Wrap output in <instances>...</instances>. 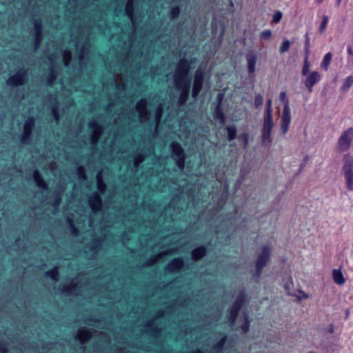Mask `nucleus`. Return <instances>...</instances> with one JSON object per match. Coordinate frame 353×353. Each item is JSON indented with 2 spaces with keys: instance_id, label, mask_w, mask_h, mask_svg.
<instances>
[{
  "instance_id": "nucleus-39",
  "label": "nucleus",
  "mask_w": 353,
  "mask_h": 353,
  "mask_svg": "<svg viewBox=\"0 0 353 353\" xmlns=\"http://www.w3.org/2000/svg\"><path fill=\"white\" fill-rule=\"evenodd\" d=\"M238 139L243 143L245 148H246L249 143V134L247 132H243L238 136Z\"/></svg>"
},
{
  "instance_id": "nucleus-56",
  "label": "nucleus",
  "mask_w": 353,
  "mask_h": 353,
  "mask_svg": "<svg viewBox=\"0 0 353 353\" xmlns=\"http://www.w3.org/2000/svg\"><path fill=\"white\" fill-rule=\"evenodd\" d=\"M341 1L342 0H336V6H339L341 5Z\"/></svg>"
},
{
  "instance_id": "nucleus-64",
  "label": "nucleus",
  "mask_w": 353,
  "mask_h": 353,
  "mask_svg": "<svg viewBox=\"0 0 353 353\" xmlns=\"http://www.w3.org/2000/svg\"><path fill=\"white\" fill-rule=\"evenodd\" d=\"M151 265L150 263H147V265Z\"/></svg>"
},
{
  "instance_id": "nucleus-22",
  "label": "nucleus",
  "mask_w": 353,
  "mask_h": 353,
  "mask_svg": "<svg viewBox=\"0 0 353 353\" xmlns=\"http://www.w3.org/2000/svg\"><path fill=\"white\" fill-rule=\"evenodd\" d=\"M214 118L216 120H219L221 123H223L225 122V116L224 114L223 110L220 103V101L218 103L215 108Z\"/></svg>"
},
{
  "instance_id": "nucleus-40",
  "label": "nucleus",
  "mask_w": 353,
  "mask_h": 353,
  "mask_svg": "<svg viewBox=\"0 0 353 353\" xmlns=\"http://www.w3.org/2000/svg\"><path fill=\"white\" fill-rule=\"evenodd\" d=\"M77 174L79 179L86 180L87 175L83 166L80 165L77 168Z\"/></svg>"
},
{
  "instance_id": "nucleus-61",
  "label": "nucleus",
  "mask_w": 353,
  "mask_h": 353,
  "mask_svg": "<svg viewBox=\"0 0 353 353\" xmlns=\"http://www.w3.org/2000/svg\"><path fill=\"white\" fill-rule=\"evenodd\" d=\"M48 59H49L50 60H51V61L53 59L52 56H50V57H48Z\"/></svg>"
},
{
  "instance_id": "nucleus-25",
  "label": "nucleus",
  "mask_w": 353,
  "mask_h": 353,
  "mask_svg": "<svg viewBox=\"0 0 353 353\" xmlns=\"http://www.w3.org/2000/svg\"><path fill=\"white\" fill-rule=\"evenodd\" d=\"M45 274L48 278H50L52 281H58L59 275L58 268L54 267L53 268L46 271Z\"/></svg>"
},
{
  "instance_id": "nucleus-44",
  "label": "nucleus",
  "mask_w": 353,
  "mask_h": 353,
  "mask_svg": "<svg viewBox=\"0 0 353 353\" xmlns=\"http://www.w3.org/2000/svg\"><path fill=\"white\" fill-rule=\"evenodd\" d=\"M283 17V14L281 11H276L272 17V23H278L281 21Z\"/></svg>"
},
{
  "instance_id": "nucleus-48",
  "label": "nucleus",
  "mask_w": 353,
  "mask_h": 353,
  "mask_svg": "<svg viewBox=\"0 0 353 353\" xmlns=\"http://www.w3.org/2000/svg\"><path fill=\"white\" fill-rule=\"evenodd\" d=\"M56 73L54 70H51L50 73L48 74L47 77V81L48 84H50L54 81L56 79Z\"/></svg>"
},
{
  "instance_id": "nucleus-17",
  "label": "nucleus",
  "mask_w": 353,
  "mask_h": 353,
  "mask_svg": "<svg viewBox=\"0 0 353 353\" xmlns=\"http://www.w3.org/2000/svg\"><path fill=\"white\" fill-rule=\"evenodd\" d=\"M184 266V261L181 257L173 259L165 267V270L168 272H174L181 270Z\"/></svg>"
},
{
  "instance_id": "nucleus-42",
  "label": "nucleus",
  "mask_w": 353,
  "mask_h": 353,
  "mask_svg": "<svg viewBox=\"0 0 353 353\" xmlns=\"http://www.w3.org/2000/svg\"><path fill=\"white\" fill-rule=\"evenodd\" d=\"M250 321L248 316H245L244 322L241 325V329L243 332L246 333L250 329Z\"/></svg>"
},
{
  "instance_id": "nucleus-10",
  "label": "nucleus",
  "mask_w": 353,
  "mask_h": 353,
  "mask_svg": "<svg viewBox=\"0 0 353 353\" xmlns=\"http://www.w3.org/2000/svg\"><path fill=\"white\" fill-rule=\"evenodd\" d=\"M175 84L177 90L180 91L178 102L180 105H183L186 103L189 98L191 82L179 83Z\"/></svg>"
},
{
  "instance_id": "nucleus-23",
  "label": "nucleus",
  "mask_w": 353,
  "mask_h": 353,
  "mask_svg": "<svg viewBox=\"0 0 353 353\" xmlns=\"http://www.w3.org/2000/svg\"><path fill=\"white\" fill-rule=\"evenodd\" d=\"M332 277L334 281L338 285H343L345 283V279L340 270H334L332 271Z\"/></svg>"
},
{
  "instance_id": "nucleus-30",
  "label": "nucleus",
  "mask_w": 353,
  "mask_h": 353,
  "mask_svg": "<svg viewBox=\"0 0 353 353\" xmlns=\"http://www.w3.org/2000/svg\"><path fill=\"white\" fill-rule=\"evenodd\" d=\"M352 84H353V77L351 75L348 76L344 79L343 84L341 87V90L343 91H347L350 88V87L352 85Z\"/></svg>"
},
{
  "instance_id": "nucleus-21",
  "label": "nucleus",
  "mask_w": 353,
  "mask_h": 353,
  "mask_svg": "<svg viewBox=\"0 0 353 353\" xmlns=\"http://www.w3.org/2000/svg\"><path fill=\"white\" fill-rule=\"evenodd\" d=\"M89 127L94 130V133L92 136V143H96L100 133L101 132L102 128L94 121H92L89 123Z\"/></svg>"
},
{
  "instance_id": "nucleus-14",
  "label": "nucleus",
  "mask_w": 353,
  "mask_h": 353,
  "mask_svg": "<svg viewBox=\"0 0 353 353\" xmlns=\"http://www.w3.org/2000/svg\"><path fill=\"white\" fill-rule=\"evenodd\" d=\"M34 28V47L37 48L41 43L43 37V24L40 19H37L33 22Z\"/></svg>"
},
{
  "instance_id": "nucleus-45",
  "label": "nucleus",
  "mask_w": 353,
  "mask_h": 353,
  "mask_svg": "<svg viewBox=\"0 0 353 353\" xmlns=\"http://www.w3.org/2000/svg\"><path fill=\"white\" fill-rule=\"evenodd\" d=\"M254 267H255V271H254V276L257 279H259L262 274L264 268L262 266L257 265H254Z\"/></svg>"
},
{
  "instance_id": "nucleus-57",
  "label": "nucleus",
  "mask_w": 353,
  "mask_h": 353,
  "mask_svg": "<svg viewBox=\"0 0 353 353\" xmlns=\"http://www.w3.org/2000/svg\"><path fill=\"white\" fill-rule=\"evenodd\" d=\"M162 314H163V312L162 311H159L158 313H157L158 316H162Z\"/></svg>"
},
{
  "instance_id": "nucleus-38",
  "label": "nucleus",
  "mask_w": 353,
  "mask_h": 353,
  "mask_svg": "<svg viewBox=\"0 0 353 353\" xmlns=\"http://www.w3.org/2000/svg\"><path fill=\"white\" fill-rule=\"evenodd\" d=\"M272 37V31L270 29L265 30L259 34V38L261 40L268 41Z\"/></svg>"
},
{
  "instance_id": "nucleus-24",
  "label": "nucleus",
  "mask_w": 353,
  "mask_h": 353,
  "mask_svg": "<svg viewBox=\"0 0 353 353\" xmlns=\"http://www.w3.org/2000/svg\"><path fill=\"white\" fill-rule=\"evenodd\" d=\"M227 341V336L224 335L222 336L217 342H216L213 347L212 350L214 352H220L222 351L225 343Z\"/></svg>"
},
{
  "instance_id": "nucleus-49",
  "label": "nucleus",
  "mask_w": 353,
  "mask_h": 353,
  "mask_svg": "<svg viewBox=\"0 0 353 353\" xmlns=\"http://www.w3.org/2000/svg\"><path fill=\"white\" fill-rule=\"evenodd\" d=\"M53 198H54V206H57L60 202H61V193L60 192H57L56 194H54L53 196Z\"/></svg>"
},
{
  "instance_id": "nucleus-2",
  "label": "nucleus",
  "mask_w": 353,
  "mask_h": 353,
  "mask_svg": "<svg viewBox=\"0 0 353 353\" xmlns=\"http://www.w3.org/2000/svg\"><path fill=\"white\" fill-rule=\"evenodd\" d=\"M246 302V294L241 291L235 298L231 306L228 310V321L233 324L237 319L239 312Z\"/></svg>"
},
{
  "instance_id": "nucleus-18",
  "label": "nucleus",
  "mask_w": 353,
  "mask_h": 353,
  "mask_svg": "<svg viewBox=\"0 0 353 353\" xmlns=\"http://www.w3.org/2000/svg\"><path fill=\"white\" fill-rule=\"evenodd\" d=\"M33 179L36 183V185L43 190H46L48 188V183L44 180L41 173L37 169H34L32 173Z\"/></svg>"
},
{
  "instance_id": "nucleus-20",
  "label": "nucleus",
  "mask_w": 353,
  "mask_h": 353,
  "mask_svg": "<svg viewBox=\"0 0 353 353\" xmlns=\"http://www.w3.org/2000/svg\"><path fill=\"white\" fill-rule=\"evenodd\" d=\"M92 332L90 330L83 328L78 331L77 338L80 342L85 343L88 341L92 338Z\"/></svg>"
},
{
  "instance_id": "nucleus-33",
  "label": "nucleus",
  "mask_w": 353,
  "mask_h": 353,
  "mask_svg": "<svg viewBox=\"0 0 353 353\" xmlns=\"http://www.w3.org/2000/svg\"><path fill=\"white\" fill-rule=\"evenodd\" d=\"M310 68V64L308 61V55H306L305 57V59H304L303 65V68L301 70L302 76H306L307 74H308L310 73L309 72Z\"/></svg>"
},
{
  "instance_id": "nucleus-27",
  "label": "nucleus",
  "mask_w": 353,
  "mask_h": 353,
  "mask_svg": "<svg viewBox=\"0 0 353 353\" xmlns=\"http://www.w3.org/2000/svg\"><path fill=\"white\" fill-rule=\"evenodd\" d=\"M228 134V141H232L235 139L236 136V128L234 125H228L225 128Z\"/></svg>"
},
{
  "instance_id": "nucleus-47",
  "label": "nucleus",
  "mask_w": 353,
  "mask_h": 353,
  "mask_svg": "<svg viewBox=\"0 0 353 353\" xmlns=\"http://www.w3.org/2000/svg\"><path fill=\"white\" fill-rule=\"evenodd\" d=\"M125 11L128 16L130 17L133 13V6L131 2H128L125 6Z\"/></svg>"
},
{
  "instance_id": "nucleus-62",
  "label": "nucleus",
  "mask_w": 353,
  "mask_h": 353,
  "mask_svg": "<svg viewBox=\"0 0 353 353\" xmlns=\"http://www.w3.org/2000/svg\"><path fill=\"white\" fill-rule=\"evenodd\" d=\"M152 332H157V330H153Z\"/></svg>"
},
{
  "instance_id": "nucleus-26",
  "label": "nucleus",
  "mask_w": 353,
  "mask_h": 353,
  "mask_svg": "<svg viewBox=\"0 0 353 353\" xmlns=\"http://www.w3.org/2000/svg\"><path fill=\"white\" fill-rule=\"evenodd\" d=\"M332 54L331 52H327V54H325L321 63V68L322 70H324L325 71L327 70L332 60Z\"/></svg>"
},
{
  "instance_id": "nucleus-8",
  "label": "nucleus",
  "mask_w": 353,
  "mask_h": 353,
  "mask_svg": "<svg viewBox=\"0 0 353 353\" xmlns=\"http://www.w3.org/2000/svg\"><path fill=\"white\" fill-rule=\"evenodd\" d=\"M27 70L25 68H19L14 74L8 79L6 83L10 87L23 85L27 81Z\"/></svg>"
},
{
  "instance_id": "nucleus-31",
  "label": "nucleus",
  "mask_w": 353,
  "mask_h": 353,
  "mask_svg": "<svg viewBox=\"0 0 353 353\" xmlns=\"http://www.w3.org/2000/svg\"><path fill=\"white\" fill-rule=\"evenodd\" d=\"M279 99L281 102L283 103V108H285L286 107L288 109H290V101L287 97L286 92L284 91H282L279 96Z\"/></svg>"
},
{
  "instance_id": "nucleus-13",
  "label": "nucleus",
  "mask_w": 353,
  "mask_h": 353,
  "mask_svg": "<svg viewBox=\"0 0 353 353\" xmlns=\"http://www.w3.org/2000/svg\"><path fill=\"white\" fill-rule=\"evenodd\" d=\"M291 123V112L290 109L287 107L283 109L281 123V134L282 135L286 134L289 130V126Z\"/></svg>"
},
{
  "instance_id": "nucleus-58",
  "label": "nucleus",
  "mask_w": 353,
  "mask_h": 353,
  "mask_svg": "<svg viewBox=\"0 0 353 353\" xmlns=\"http://www.w3.org/2000/svg\"><path fill=\"white\" fill-rule=\"evenodd\" d=\"M315 1L319 4H321L323 1V0H315Z\"/></svg>"
},
{
  "instance_id": "nucleus-16",
  "label": "nucleus",
  "mask_w": 353,
  "mask_h": 353,
  "mask_svg": "<svg viewBox=\"0 0 353 353\" xmlns=\"http://www.w3.org/2000/svg\"><path fill=\"white\" fill-rule=\"evenodd\" d=\"M208 252L206 245H201L196 247L191 251V258L193 261H198L203 258Z\"/></svg>"
},
{
  "instance_id": "nucleus-51",
  "label": "nucleus",
  "mask_w": 353,
  "mask_h": 353,
  "mask_svg": "<svg viewBox=\"0 0 353 353\" xmlns=\"http://www.w3.org/2000/svg\"><path fill=\"white\" fill-rule=\"evenodd\" d=\"M0 352L1 353H8L9 349L6 344V343L3 341H0Z\"/></svg>"
},
{
  "instance_id": "nucleus-28",
  "label": "nucleus",
  "mask_w": 353,
  "mask_h": 353,
  "mask_svg": "<svg viewBox=\"0 0 353 353\" xmlns=\"http://www.w3.org/2000/svg\"><path fill=\"white\" fill-rule=\"evenodd\" d=\"M181 12V8L179 6H174L171 7V8L169 10V16L170 19L174 20L176 19Z\"/></svg>"
},
{
  "instance_id": "nucleus-52",
  "label": "nucleus",
  "mask_w": 353,
  "mask_h": 353,
  "mask_svg": "<svg viewBox=\"0 0 353 353\" xmlns=\"http://www.w3.org/2000/svg\"><path fill=\"white\" fill-rule=\"evenodd\" d=\"M135 159H136L137 161L141 162V161H143V156H142V155L139 154V155H137V156H136V157H135Z\"/></svg>"
},
{
  "instance_id": "nucleus-63",
  "label": "nucleus",
  "mask_w": 353,
  "mask_h": 353,
  "mask_svg": "<svg viewBox=\"0 0 353 353\" xmlns=\"http://www.w3.org/2000/svg\"><path fill=\"white\" fill-rule=\"evenodd\" d=\"M134 252V250L130 249V252Z\"/></svg>"
},
{
  "instance_id": "nucleus-7",
  "label": "nucleus",
  "mask_w": 353,
  "mask_h": 353,
  "mask_svg": "<svg viewBox=\"0 0 353 353\" xmlns=\"http://www.w3.org/2000/svg\"><path fill=\"white\" fill-rule=\"evenodd\" d=\"M353 139V128H349L345 130L338 140L337 150L340 152L347 151Z\"/></svg>"
},
{
  "instance_id": "nucleus-53",
  "label": "nucleus",
  "mask_w": 353,
  "mask_h": 353,
  "mask_svg": "<svg viewBox=\"0 0 353 353\" xmlns=\"http://www.w3.org/2000/svg\"><path fill=\"white\" fill-rule=\"evenodd\" d=\"M300 293L301 294V296L304 299H307L308 298V295L307 294H306L305 292H304L303 291H301Z\"/></svg>"
},
{
  "instance_id": "nucleus-3",
  "label": "nucleus",
  "mask_w": 353,
  "mask_h": 353,
  "mask_svg": "<svg viewBox=\"0 0 353 353\" xmlns=\"http://www.w3.org/2000/svg\"><path fill=\"white\" fill-rule=\"evenodd\" d=\"M192 61L185 58L180 59L176 68L175 83L191 82L188 78Z\"/></svg>"
},
{
  "instance_id": "nucleus-9",
  "label": "nucleus",
  "mask_w": 353,
  "mask_h": 353,
  "mask_svg": "<svg viewBox=\"0 0 353 353\" xmlns=\"http://www.w3.org/2000/svg\"><path fill=\"white\" fill-rule=\"evenodd\" d=\"M271 254L272 250L270 246H262L255 260L254 265H257L265 268L270 261Z\"/></svg>"
},
{
  "instance_id": "nucleus-41",
  "label": "nucleus",
  "mask_w": 353,
  "mask_h": 353,
  "mask_svg": "<svg viewBox=\"0 0 353 353\" xmlns=\"http://www.w3.org/2000/svg\"><path fill=\"white\" fill-rule=\"evenodd\" d=\"M290 42L288 39L284 40L280 46L279 52L281 53H284V52L288 51L290 49Z\"/></svg>"
},
{
  "instance_id": "nucleus-34",
  "label": "nucleus",
  "mask_w": 353,
  "mask_h": 353,
  "mask_svg": "<svg viewBox=\"0 0 353 353\" xmlns=\"http://www.w3.org/2000/svg\"><path fill=\"white\" fill-rule=\"evenodd\" d=\"M329 21V17L327 15H323L322 18L321 23L320 24L319 32L322 34L326 29L327 23Z\"/></svg>"
},
{
  "instance_id": "nucleus-60",
  "label": "nucleus",
  "mask_w": 353,
  "mask_h": 353,
  "mask_svg": "<svg viewBox=\"0 0 353 353\" xmlns=\"http://www.w3.org/2000/svg\"><path fill=\"white\" fill-rule=\"evenodd\" d=\"M145 325H146V326H148V327H150L151 324H150V323H147L145 324Z\"/></svg>"
},
{
  "instance_id": "nucleus-29",
  "label": "nucleus",
  "mask_w": 353,
  "mask_h": 353,
  "mask_svg": "<svg viewBox=\"0 0 353 353\" xmlns=\"http://www.w3.org/2000/svg\"><path fill=\"white\" fill-rule=\"evenodd\" d=\"M77 288V283L72 281L69 285L62 288L61 292L66 294H70Z\"/></svg>"
},
{
  "instance_id": "nucleus-37",
  "label": "nucleus",
  "mask_w": 353,
  "mask_h": 353,
  "mask_svg": "<svg viewBox=\"0 0 353 353\" xmlns=\"http://www.w3.org/2000/svg\"><path fill=\"white\" fill-rule=\"evenodd\" d=\"M67 222L70 226L72 234L77 236L79 234V229L74 225L73 219L71 218H67Z\"/></svg>"
},
{
  "instance_id": "nucleus-4",
  "label": "nucleus",
  "mask_w": 353,
  "mask_h": 353,
  "mask_svg": "<svg viewBox=\"0 0 353 353\" xmlns=\"http://www.w3.org/2000/svg\"><path fill=\"white\" fill-rule=\"evenodd\" d=\"M342 171L345 177L346 188L348 191L353 190V157L346 154L343 158Z\"/></svg>"
},
{
  "instance_id": "nucleus-36",
  "label": "nucleus",
  "mask_w": 353,
  "mask_h": 353,
  "mask_svg": "<svg viewBox=\"0 0 353 353\" xmlns=\"http://www.w3.org/2000/svg\"><path fill=\"white\" fill-rule=\"evenodd\" d=\"M101 177L99 174H97V188L99 192L103 193L106 189V184L102 180H101Z\"/></svg>"
},
{
  "instance_id": "nucleus-46",
  "label": "nucleus",
  "mask_w": 353,
  "mask_h": 353,
  "mask_svg": "<svg viewBox=\"0 0 353 353\" xmlns=\"http://www.w3.org/2000/svg\"><path fill=\"white\" fill-rule=\"evenodd\" d=\"M101 245V239H96L94 240V245L90 248V250L96 251L97 250Z\"/></svg>"
},
{
  "instance_id": "nucleus-5",
  "label": "nucleus",
  "mask_w": 353,
  "mask_h": 353,
  "mask_svg": "<svg viewBox=\"0 0 353 353\" xmlns=\"http://www.w3.org/2000/svg\"><path fill=\"white\" fill-rule=\"evenodd\" d=\"M171 157L175 161L176 166L183 170L185 167V154L181 145L177 141H173L170 145Z\"/></svg>"
},
{
  "instance_id": "nucleus-59",
  "label": "nucleus",
  "mask_w": 353,
  "mask_h": 353,
  "mask_svg": "<svg viewBox=\"0 0 353 353\" xmlns=\"http://www.w3.org/2000/svg\"><path fill=\"white\" fill-rule=\"evenodd\" d=\"M222 97H223V95L221 94H219V101H221L222 99Z\"/></svg>"
},
{
  "instance_id": "nucleus-11",
  "label": "nucleus",
  "mask_w": 353,
  "mask_h": 353,
  "mask_svg": "<svg viewBox=\"0 0 353 353\" xmlns=\"http://www.w3.org/2000/svg\"><path fill=\"white\" fill-rule=\"evenodd\" d=\"M35 120L34 117H28L24 123L23 125V134L21 137V141L22 143H28L32 135V131L34 126Z\"/></svg>"
},
{
  "instance_id": "nucleus-54",
  "label": "nucleus",
  "mask_w": 353,
  "mask_h": 353,
  "mask_svg": "<svg viewBox=\"0 0 353 353\" xmlns=\"http://www.w3.org/2000/svg\"><path fill=\"white\" fill-rule=\"evenodd\" d=\"M116 88L117 90H121V89L124 88V85H120V84H117L116 85Z\"/></svg>"
},
{
  "instance_id": "nucleus-12",
  "label": "nucleus",
  "mask_w": 353,
  "mask_h": 353,
  "mask_svg": "<svg viewBox=\"0 0 353 353\" xmlns=\"http://www.w3.org/2000/svg\"><path fill=\"white\" fill-rule=\"evenodd\" d=\"M321 80V74L318 71H312L306 75L304 84L307 90L312 92L314 85Z\"/></svg>"
},
{
  "instance_id": "nucleus-55",
  "label": "nucleus",
  "mask_w": 353,
  "mask_h": 353,
  "mask_svg": "<svg viewBox=\"0 0 353 353\" xmlns=\"http://www.w3.org/2000/svg\"><path fill=\"white\" fill-rule=\"evenodd\" d=\"M333 332H334V327H333V325H331L330 327L329 328V332L333 333Z\"/></svg>"
},
{
  "instance_id": "nucleus-15",
  "label": "nucleus",
  "mask_w": 353,
  "mask_h": 353,
  "mask_svg": "<svg viewBox=\"0 0 353 353\" xmlns=\"http://www.w3.org/2000/svg\"><path fill=\"white\" fill-rule=\"evenodd\" d=\"M88 203L94 212L102 210V199L97 193H94L89 197Z\"/></svg>"
},
{
  "instance_id": "nucleus-6",
  "label": "nucleus",
  "mask_w": 353,
  "mask_h": 353,
  "mask_svg": "<svg viewBox=\"0 0 353 353\" xmlns=\"http://www.w3.org/2000/svg\"><path fill=\"white\" fill-rule=\"evenodd\" d=\"M205 73L204 70L198 68L194 72L192 86V97L196 98L201 92L203 83L205 81Z\"/></svg>"
},
{
  "instance_id": "nucleus-19",
  "label": "nucleus",
  "mask_w": 353,
  "mask_h": 353,
  "mask_svg": "<svg viewBox=\"0 0 353 353\" xmlns=\"http://www.w3.org/2000/svg\"><path fill=\"white\" fill-rule=\"evenodd\" d=\"M256 60L257 57L254 54H248L246 55L248 70L250 74H253L255 72Z\"/></svg>"
},
{
  "instance_id": "nucleus-1",
  "label": "nucleus",
  "mask_w": 353,
  "mask_h": 353,
  "mask_svg": "<svg viewBox=\"0 0 353 353\" xmlns=\"http://www.w3.org/2000/svg\"><path fill=\"white\" fill-rule=\"evenodd\" d=\"M273 125L274 124L272 114V100L269 99L268 101L266 112L264 116V121L261 134L262 144L263 145L267 144H271L272 142L271 134Z\"/></svg>"
},
{
  "instance_id": "nucleus-32",
  "label": "nucleus",
  "mask_w": 353,
  "mask_h": 353,
  "mask_svg": "<svg viewBox=\"0 0 353 353\" xmlns=\"http://www.w3.org/2000/svg\"><path fill=\"white\" fill-rule=\"evenodd\" d=\"M254 108L257 110H260L263 103V97L261 94H257L254 97Z\"/></svg>"
},
{
  "instance_id": "nucleus-43",
  "label": "nucleus",
  "mask_w": 353,
  "mask_h": 353,
  "mask_svg": "<svg viewBox=\"0 0 353 353\" xmlns=\"http://www.w3.org/2000/svg\"><path fill=\"white\" fill-rule=\"evenodd\" d=\"M305 47L304 50L306 55L309 56L310 54V39L309 37L308 33H306L305 35Z\"/></svg>"
},
{
  "instance_id": "nucleus-35",
  "label": "nucleus",
  "mask_w": 353,
  "mask_h": 353,
  "mask_svg": "<svg viewBox=\"0 0 353 353\" xmlns=\"http://www.w3.org/2000/svg\"><path fill=\"white\" fill-rule=\"evenodd\" d=\"M52 114L57 121L59 119V113L58 110V101L56 98L54 99L53 105L52 106Z\"/></svg>"
},
{
  "instance_id": "nucleus-50",
  "label": "nucleus",
  "mask_w": 353,
  "mask_h": 353,
  "mask_svg": "<svg viewBox=\"0 0 353 353\" xmlns=\"http://www.w3.org/2000/svg\"><path fill=\"white\" fill-rule=\"evenodd\" d=\"M145 105H146V103L143 100L140 101L137 103V110L141 113V116H142V114H141L142 110H145Z\"/></svg>"
}]
</instances>
